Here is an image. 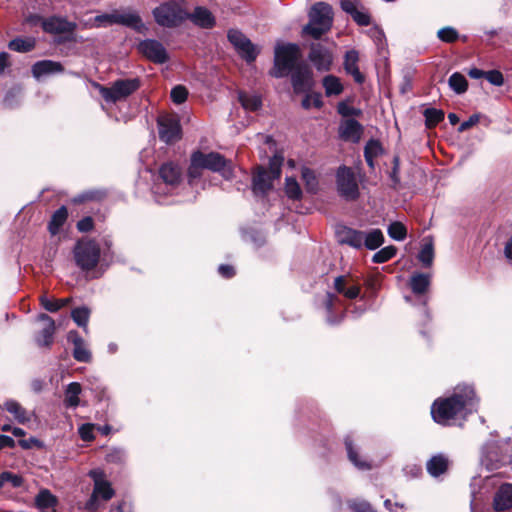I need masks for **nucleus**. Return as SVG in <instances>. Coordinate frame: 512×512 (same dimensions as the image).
<instances>
[{
  "mask_svg": "<svg viewBox=\"0 0 512 512\" xmlns=\"http://www.w3.org/2000/svg\"><path fill=\"white\" fill-rule=\"evenodd\" d=\"M89 476L94 481V488L85 507L89 511H96L100 506L99 500L106 502L114 496L115 492L111 487V484L105 480V475L101 470H91L89 472Z\"/></svg>",
  "mask_w": 512,
  "mask_h": 512,
  "instance_id": "nucleus-7",
  "label": "nucleus"
},
{
  "mask_svg": "<svg viewBox=\"0 0 512 512\" xmlns=\"http://www.w3.org/2000/svg\"><path fill=\"white\" fill-rule=\"evenodd\" d=\"M63 70V66L60 62L52 60L38 61L32 66V74L36 79L51 74L61 73Z\"/></svg>",
  "mask_w": 512,
  "mask_h": 512,
  "instance_id": "nucleus-21",
  "label": "nucleus"
},
{
  "mask_svg": "<svg viewBox=\"0 0 512 512\" xmlns=\"http://www.w3.org/2000/svg\"><path fill=\"white\" fill-rule=\"evenodd\" d=\"M38 321L42 322L43 327L35 340L39 346H50L53 342V335L55 332L54 320L47 314H40Z\"/></svg>",
  "mask_w": 512,
  "mask_h": 512,
  "instance_id": "nucleus-18",
  "label": "nucleus"
},
{
  "mask_svg": "<svg viewBox=\"0 0 512 512\" xmlns=\"http://www.w3.org/2000/svg\"><path fill=\"white\" fill-rule=\"evenodd\" d=\"M425 122L428 128L435 127L438 123L444 120V112L436 108H428L424 111Z\"/></svg>",
  "mask_w": 512,
  "mask_h": 512,
  "instance_id": "nucleus-42",
  "label": "nucleus"
},
{
  "mask_svg": "<svg viewBox=\"0 0 512 512\" xmlns=\"http://www.w3.org/2000/svg\"><path fill=\"white\" fill-rule=\"evenodd\" d=\"M480 118H481V115L478 113L471 115L468 120H466L460 124V126L458 127V132L462 133V132L470 129L471 127L475 126L476 124L479 123Z\"/></svg>",
  "mask_w": 512,
  "mask_h": 512,
  "instance_id": "nucleus-55",
  "label": "nucleus"
},
{
  "mask_svg": "<svg viewBox=\"0 0 512 512\" xmlns=\"http://www.w3.org/2000/svg\"><path fill=\"white\" fill-rule=\"evenodd\" d=\"M68 339L74 344L73 357L79 362H89L91 354L78 333L75 331L69 332Z\"/></svg>",
  "mask_w": 512,
  "mask_h": 512,
  "instance_id": "nucleus-26",
  "label": "nucleus"
},
{
  "mask_svg": "<svg viewBox=\"0 0 512 512\" xmlns=\"http://www.w3.org/2000/svg\"><path fill=\"white\" fill-rule=\"evenodd\" d=\"M382 147L379 141L370 140L367 142L364 149V156L369 167H374V159L381 153Z\"/></svg>",
  "mask_w": 512,
  "mask_h": 512,
  "instance_id": "nucleus-39",
  "label": "nucleus"
},
{
  "mask_svg": "<svg viewBox=\"0 0 512 512\" xmlns=\"http://www.w3.org/2000/svg\"><path fill=\"white\" fill-rule=\"evenodd\" d=\"M4 407L20 424H25L31 420V414L15 400L6 401Z\"/></svg>",
  "mask_w": 512,
  "mask_h": 512,
  "instance_id": "nucleus-30",
  "label": "nucleus"
},
{
  "mask_svg": "<svg viewBox=\"0 0 512 512\" xmlns=\"http://www.w3.org/2000/svg\"><path fill=\"white\" fill-rule=\"evenodd\" d=\"M333 23L332 7L325 2L314 4L309 12V22L303 28V33L314 39H319L327 33Z\"/></svg>",
  "mask_w": 512,
  "mask_h": 512,
  "instance_id": "nucleus-2",
  "label": "nucleus"
},
{
  "mask_svg": "<svg viewBox=\"0 0 512 512\" xmlns=\"http://www.w3.org/2000/svg\"><path fill=\"white\" fill-rule=\"evenodd\" d=\"M396 252L397 249L395 246H386L373 255L372 261L377 264L385 263L392 259L396 255Z\"/></svg>",
  "mask_w": 512,
  "mask_h": 512,
  "instance_id": "nucleus-44",
  "label": "nucleus"
},
{
  "mask_svg": "<svg viewBox=\"0 0 512 512\" xmlns=\"http://www.w3.org/2000/svg\"><path fill=\"white\" fill-rule=\"evenodd\" d=\"M351 17L357 24L361 26H367L370 23L369 15L360 10H357Z\"/></svg>",
  "mask_w": 512,
  "mask_h": 512,
  "instance_id": "nucleus-58",
  "label": "nucleus"
},
{
  "mask_svg": "<svg viewBox=\"0 0 512 512\" xmlns=\"http://www.w3.org/2000/svg\"><path fill=\"white\" fill-rule=\"evenodd\" d=\"M281 161L277 157L270 160L269 170L257 167L253 176V191L255 194H265L272 188V181L281 175Z\"/></svg>",
  "mask_w": 512,
  "mask_h": 512,
  "instance_id": "nucleus-9",
  "label": "nucleus"
},
{
  "mask_svg": "<svg viewBox=\"0 0 512 512\" xmlns=\"http://www.w3.org/2000/svg\"><path fill=\"white\" fill-rule=\"evenodd\" d=\"M388 235L396 240L402 241L406 238L407 230L406 227L401 222H392L387 229Z\"/></svg>",
  "mask_w": 512,
  "mask_h": 512,
  "instance_id": "nucleus-47",
  "label": "nucleus"
},
{
  "mask_svg": "<svg viewBox=\"0 0 512 512\" xmlns=\"http://www.w3.org/2000/svg\"><path fill=\"white\" fill-rule=\"evenodd\" d=\"M322 104V97L319 93L307 94L302 101V106L305 109H309L312 106L320 108Z\"/></svg>",
  "mask_w": 512,
  "mask_h": 512,
  "instance_id": "nucleus-52",
  "label": "nucleus"
},
{
  "mask_svg": "<svg viewBox=\"0 0 512 512\" xmlns=\"http://www.w3.org/2000/svg\"><path fill=\"white\" fill-rule=\"evenodd\" d=\"M114 11L111 13H106L102 15H98L93 19H90L89 21L84 23L85 28H99V27H107L114 25Z\"/></svg>",
  "mask_w": 512,
  "mask_h": 512,
  "instance_id": "nucleus-38",
  "label": "nucleus"
},
{
  "mask_svg": "<svg viewBox=\"0 0 512 512\" xmlns=\"http://www.w3.org/2000/svg\"><path fill=\"white\" fill-rule=\"evenodd\" d=\"M338 241L347 244L355 249L363 248L362 231L349 227H342L337 231Z\"/></svg>",
  "mask_w": 512,
  "mask_h": 512,
  "instance_id": "nucleus-20",
  "label": "nucleus"
},
{
  "mask_svg": "<svg viewBox=\"0 0 512 512\" xmlns=\"http://www.w3.org/2000/svg\"><path fill=\"white\" fill-rule=\"evenodd\" d=\"M196 25L201 26L203 28H210L214 25L215 19L212 13L203 7L195 8L194 12L189 16Z\"/></svg>",
  "mask_w": 512,
  "mask_h": 512,
  "instance_id": "nucleus-29",
  "label": "nucleus"
},
{
  "mask_svg": "<svg viewBox=\"0 0 512 512\" xmlns=\"http://www.w3.org/2000/svg\"><path fill=\"white\" fill-rule=\"evenodd\" d=\"M194 153L195 155H200L198 160L204 169L219 172L226 179H230L233 176L231 161L226 160L221 154L216 152L205 154L201 151H196Z\"/></svg>",
  "mask_w": 512,
  "mask_h": 512,
  "instance_id": "nucleus-10",
  "label": "nucleus"
},
{
  "mask_svg": "<svg viewBox=\"0 0 512 512\" xmlns=\"http://www.w3.org/2000/svg\"><path fill=\"white\" fill-rule=\"evenodd\" d=\"M292 87L295 93H307L314 86L313 73L307 65L299 64L291 75Z\"/></svg>",
  "mask_w": 512,
  "mask_h": 512,
  "instance_id": "nucleus-13",
  "label": "nucleus"
},
{
  "mask_svg": "<svg viewBox=\"0 0 512 512\" xmlns=\"http://www.w3.org/2000/svg\"><path fill=\"white\" fill-rule=\"evenodd\" d=\"M93 429H94L93 424H83L82 426H80L79 435H80L81 439L84 441L93 440L94 439Z\"/></svg>",
  "mask_w": 512,
  "mask_h": 512,
  "instance_id": "nucleus-57",
  "label": "nucleus"
},
{
  "mask_svg": "<svg viewBox=\"0 0 512 512\" xmlns=\"http://www.w3.org/2000/svg\"><path fill=\"white\" fill-rule=\"evenodd\" d=\"M309 59L319 71H328L332 64L330 51L320 44H313L311 46Z\"/></svg>",
  "mask_w": 512,
  "mask_h": 512,
  "instance_id": "nucleus-17",
  "label": "nucleus"
},
{
  "mask_svg": "<svg viewBox=\"0 0 512 512\" xmlns=\"http://www.w3.org/2000/svg\"><path fill=\"white\" fill-rule=\"evenodd\" d=\"M138 50L149 60L155 63H164L168 60V54L164 46L152 39H147L139 43Z\"/></svg>",
  "mask_w": 512,
  "mask_h": 512,
  "instance_id": "nucleus-15",
  "label": "nucleus"
},
{
  "mask_svg": "<svg viewBox=\"0 0 512 512\" xmlns=\"http://www.w3.org/2000/svg\"><path fill=\"white\" fill-rule=\"evenodd\" d=\"M450 461L444 454H437L432 456L426 463L427 472L432 477H439L447 472Z\"/></svg>",
  "mask_w": 512,
  "mask_h": 512,
  "instance_id": "nucleus-24",
  "label": "nucleus"
},
{
  "mask_svg": "<svg viewBox=\"0 0 512 512\" xmlns=\"http://www.w3.org/2000/svg\"><path fill=\"white\" fill-rule=\"evenodd\" d=\"M77 228L80 232H88L93 228V219L91 217H85L77 223Z\"/></svg>",
  "mask_w": 512,
  "mask_h": 512,
  "instance_id": "nucleus-60",
  "label": "nucleus"
},
{
  "mask_svg": "<svg viewBox=\"0 0 512 512\" xmlns=\"http://www.w3.org/2000/svg\"><path fill=\"white\" fill-rule=\"evenodd\" d=\"M492 507L495 512L512 509V484L504 483L496 489L493 495Z\"/></svg>",
  "mask_w": 512,
  "mask_h": 512,
  "instance_id": "nucleus-16",
  "label": "nucleus"
},
{
  "mask_svg": "<svg viewBox=\"0 0 512 512\" xmlns=\"http://www.w3.org/2000/svg\"><path fill=\"white\" fill-rule=\"evenodd\" d=\"M345 445L348 453L349 460L359 469L368 470L371 468L370 464L366 461H361L358 459V454L354 450L352 442L349 438H346Z\"/></svg>",
  "mask_w": 512,
  "mask_h": 512,
  "instance_id": "nucleus-43",
  "label": "nucleus"
},
{
  "mask_svg": "<svg viewBox=\"0 0 512 512\" xmlns=\"http://www.w3.org/2000/svg\"><path fill=\"white\" fill-rule=\"evenodd\" d=\"M81 385L77 382L70 383L65 390L64 403L67 407L75 408L79 405V395L81 393Z\"/></svg>",
  "mask_w": 512,
  "mask_h": 512,
  "instance_id": "nucleus-34",
  "label": "nucleus"
},
{
  "mask_svg": "<svg viewBox=\"0 0 512 512\" xmlns=\"http://www.w3.org/2000/svg\"><path fill=\"white\" fill-rule=\"evenodd\" d=\"M438 37L444 42H454L458 38L457 31L452 27H445L438 31Z\"/></svg>",
  "mask_w": 512,
  "mask_h": 512,
  "instance_id": "nucleus-54",
  "label": "nucleus"
},
{
  "mask_svg": "<svg viewBox=\"0 0 512 512\" xmlns=\"http://www.w3.org/2000/svg\"><path fill=\"white\" fill-rule=\"evenodd\" d=\"M15 446V441L12 437L7 435H0V449L8 447L13 448Z\"/></svg>",
  "mask_w": 512,
  "mask_h": 512,
  "instance_id": "nucleus-64",
  "label": "nucleus"
},
{
  "mask_svg": "<svg viewBox=\"0 0 512 512\" xmlns=\"http://www.w3.org/2000/svg\"><path fill=\"white\" fill-rule=\"evenodd\" d=\"M125 457L124 452L121 449H114L107 454V461L109 462H121Z\"/></svg>",
  "mask_w": 512,
  "mask_h": 512,
  "instance_id": "nucleus-61",
  "label": "nucleus"
},
{
  "mask_svg": "<svg viewBox=\"0 0 512 512\" xmlns=\"http://www.w3.org/2000/svg\"><path fill=\"white\" fill-rule=\"evenodd\" d=\"M115 24L132 28L136 31H142L145 27L140 16L132 11L114 10Z\"/></svg>",
  "mask_w": 512,
  "mask_h": 512,
  "instance_id": "nucleus-19",
  "label": "nucleus"
},
{
  "mask_svg": "<svg viewBox=\"0 0 512 512\" xmlns=\"http://www.w3.org/2000/svg\"><path fill=\"white\" fill-rule=\"evenodd\" d=\"M188 96L187 89L184 86L178 85L171 90V99L176 104L183 103Z\"/></svg>",
  "mask_w": 512,
  "mask_h": 512,
  "instance_id": "nucleus-53",
  "label": "nucleus"
},
{
  "mask_svg": "<svg viewBox=\"0 0 512 512\" xmlns=\"http://www.w3.org/2000/svg\"><path fill=\"white\" fill-rule=\"evenodd\" d=\"M199 157L200 155H195V153L191 155V163L188 168V177L190 182L196 178H199L201 176L202 169H204L198 160Z\"/></svg>",
  "mask_w": 512,
  "mask_h": 512,
  "instance_id": "nucleus-51",
  "label": "nucleus"
},
{
  "mask_svg": "<svg viewBox=\"0 0 512 512\" xmlns=\"http://www.w3.org/2000/svg\"><path fill=\"white\" fill-rule=\"evenodd\" d=\"M100 95L107 103H116L128 98L140 87V81L137 78L119 79L114 81L109 87L95 84Z\"/></svg>",
  "mask_w": 512,
  "mask_h": 512,
  "instance_id": "nucleus-5",
  "label": "nucleus"
},
{
  "mask_svg": "<svg viewBox=\"0 0 512 512\" xmlns=\"http://www.w3.org/2000/svg\"><path fill=\"white\" fill-rule=\"evenodd\" d=\"M239 101L243 108L248 111H256L262 105L261 98L255 94L239 93Z\"/></svg>",
  "mask_w": 512,
  "mask_h": 512,
  "instance_id": "nucleus-40",
  "label": "nucleus"
},
{
  "mask_svg": "<svg viewBox=\"0 0 512 512\" xmlns=\"http://www.w3.org/2000/svg\"><path fill=\"white\" fill-rule=\"evenodd\" d=\"M67 217L68 211L64 206L60 207L58 210L54 212L48 226L49 231L52 235H56L59 232L60 228L65 223Z\"/></svg>",
  "mask_w": 512,
  "mask_h": 512,
  "instance_id": "nucleus-35",
  "label": "nucleus"
},
{
  "mask_svg": "<svg viewBox=\"0 0 512 512\" xmlns=\"http://www.w3.org/2000/svg\"><path fill=\"white\" fill-rule=\"evenodd\" d=\"M42 306L50 312H56L70 302V298L50 300L46 296L41 297Z\"/></svg>",
  "mask_w": 512,
  "mask_h": 512,
  "instance_id": "nucleus-49",
  "label": "nucleus"
},
{
  "mask_svg": "<svg viewBox=\"0 0 512 512\" xmlns=\"http://www.w3.org/2000/svg\"><path fill=\"white\" fill-rule=\"evenodd\" d=\"M430 276L424 273H415L410 278V287L414 294L422 295L428 291Z\"/></svg>",
  "mask_w": 512,
  "mask_h": 512,
  "instance_id": "nucleus-31",
  "label": "nucleus"
},
{
  "mask_svg": "<svg viewBox=\"0 0 512 512\" xmlns=\"http://www.w3.org/2000/svg\"><path fill=\"white\" fill-rule=\"evenodd\" d=\"M10 484L13 488H18L23 484V478L17 474L5 471L0 474V488Z\"/></svg>",
  "mask_w": 512,
  "mask_h": 512,
  "instance_id": "nucleus-46",
  "label": "nucleus"
},
{
  "mask_svg": "<svg viewBox=\"0 0 512 512\" xmlns=\"http://www.w3.org/2000/svg\"><path fill=\"white\" fill-rule=\"evenodd\" d=\"M218 272L225 278H230L235 274L234 268L230 265L222 264L218 268Z\"/></svg>",
  "mask_w": 512,
  "mask_h": 512,
  "instance_id": "nucleus-63",
  "label": "nucleus"
},
{
  "mask_svg": "<svg viewBox=\"0 0 512 512\" xmlns=\"http://www.w3.org/2000/svg\"><path fill=\"white\" fill-rule=\"evenodd\" d=\"M336 187L339 195L347 201H354L360 195L358 179L351 167L340 166L337 169Z\"/></svg>",
  "mask_w": 512,
  "mask_h": 512,
  "instance_id": "nucleus-8",
  "label": "nucleus"
},
{
  "mask_svg": "<svg viewBox=\"0 0 512 512\" xmlns=\"http://www.w3.org/2000/svg\"><path fill=\"white\" fill-rule=\"evenodd\" d=\"M28 21L33 24L41 22L43 30L51 34L68 33L73 32L76 29L75 23L69 22L65 18L56 16L49 17L47 19H42L39 16H31L28 18Z\"/></svg>",
  "mask_w": 512,
  "mask_h": 512,
  "instance_id": "nucleus-12",
  "label": "nucleus"
},
{
  "mask_svg": "<svg viewBox=\"0 0 512 512\" xmlns=\"http://www.w3.org/2000/svg\"><path fill=\"white\" fill-rule=\"evenodd\" d=\"M339 133L344 140L358 142L361 138L362 126L354 119H347L341 123Z\"/></svg>",
  "mask_w": 512,
  "mask_h": 512,
  "instance_id": "nucleus-22",
  "label": "nucleus"
},
{
  "mask_svg": "<svg viewBox=\"0 0 512 512\" xmlns=\"http://www.w3.org/2000/svg\"><path fill=\"white\" fill-rule=\"evenodd\" d=\"M228 40L247 62H252L256 59L258 50L240 31L230 30L228 32Z\"/></svg>",
  "mask_w": 512,
  "mask_h": 512,
  "instance_id": "nucleus-11",
  "label": "nucleus"
},
{
  "mask_svg": "<svg viewBox=\"0 0 512 512\" xmlns=\"http://www.w3.org/2000/svg\"><path fill=\"white\" fill-rule=\"evenodd\" d=\"M359 54L356 50L347 51L344 58V69L350 74L355 82L361 84L364 82V76L358 68Z\"/></svg>",
  "mask_w": 512,
  "mask_h": 512,
  "instance_id": "nucleus-23",
  "label": "nucleus"
},
{
  "mask_svg": "<svg viewBox=\"0 0 512 512\" xmlns=\"http://www.w3.org/2000/svg\"><path fill=\"white\" fill-rule=\"evenodd\" d=\"M301 174H302V179L305 182L306 189L309 192H313V193L316 192L317 187H318V180L315 176V173L311 169L304 167L302 169Z\"/></svg>",
  "mask_w": 512,
  "mask_h": 512,
  "instance_id": "nucleus-50",
  "label": "nucleus"
},
{
  "mask_svg": "<svg viewBox=\"0 0 512 512\" xmlns=\"http://www.w3.org/2000/svg\"><path fill=\"white\" fill-rule=\"evenodd\" d=\"M448 85L456 94H463L468 89L467 79L459 72H455L449 77Z\"/></svg>",
  "mask_w": 512,
  "mask_h": 512,
  "instance_id": "nucleus-37",
  "label": "nucleus"
},
{
  "mask_svg": "<svg viewBox=\"0 0 512 512\" xmlns=\"http://www.w3.org/2000/svg\"><path fill=\"white\" fill-rule=\"evenodd\" d=\"M161 179L169 186H175L180 182L181 169L174 163H165L159 170Z\"/></svg>",
  "mask_w": 512,
  "mask_h": 512,
  "instance_id": "nucleus-27",
  "label": "nucleus"
},
{
  "mask_svg": "<svg viewBox=\"0 0 512 512\" xmlns=\"http://www.w3.org/2000/svg\"><path fill=\"white\" fill-rule=\"evenodd\" d=\"M418 259L424 267H430L433 264L434 247L432 238L427 237L423 239V244L418 254Z\"/></svg>",
  "mask_w": 512,
  "mask_h": 512,
  "instance_id": "nucleus-32",
  "label": "nucleus"
},
{
  "mask_svg": "<svg viewBox=\"0 0 512 512\" xmlns=\"http://www.w3.org/2000/svg\"><path fill=\"white\" fill-rule=\"evenodd\" d=\"M184 4V0L162 3L153 10L155 21L158 25L168 28L180 25L189 16Z\"/></svg>",
  "mask_w": 512,
  "mask_h": 512,
  "instance_id": "nucleus-4",
  "label": "nucleus"
},
{
  "mask_svg": "<svg viewBox=\"0 0 512 512\" xmlns=\"http://www.w3.org/2000/svg\"><path fill=\"white\" fill-rule=\"evenodd\" d=\"M350 508L355 512H372L371 506L369 503L365 501L352 502L350 503Z\"/></svg>",
  "mask_w": 512,
  "mask_h": 512,
  "instance_id": "nucleus-59",
  "label": "nucleus"
},
{
  "mask_svg": "<svg viewBox=\"0 0 512 512\" xmlns=\"http://www.w3.org/2000/svg\"><path fill=\"white\" fill-rule=\"evenodd\" d=\"M485 78L495 86H501L504 82L502 73L497 70L486 72Z\"/></svg>",
  "mask_w": 512,
  "mask_h": 512,
  "instance_id": "nucleus-56",
  "label": "nucleus"
},
{
  "mask_svg": "<svg viewBox=\"0 0 512 512\" xmlns=\"http://www.w3.org/2000/svg\"><path fill=\"white\" fill-rule=\"evenodd\" d=\"M334 286L337 292L342 293L345 297L349 299H354L358 297L360 293V287L358 285L346 287L347 279L344 276L337 277L335 279Z\"/></svg>",
  "mask_w": 512,
  "mask_h": 512,
  "instance_id": "nucleus-33",
  "label": "nucleus"
},
{
  "mask_svg": "<svg viewBox=\"0 0 512 512\" xmlns=\"http://www.w3.org/2000/svg\"><path fill=\"white\" fill-rule=\"evenodd\" d=\"M8 47L16 52H29L35 47L33 38H16L9 42Z\"/></svg>",
  "mask_w": 512,
  "mask_h": 512,
  "instance_id": "nucleus-41",
  "label": "nucleus"
},
{
  "mask_svg": "<svg viewBox=\"0 0 512 512\" xmlns=\"http://www.w3.org/2000/svg\"><path fill=\"white\" fill-rule=\"evenodd\" d=\"M341 8L343 11H345L347 14L351 16L358 10L356 3L351 0H342Z\"/></svg>",
  "mask_w": 512,
  "mask_h": 512,
  "instance_id": "nucleus-62",
  "label": "nucleus"
},
{
  "mask_svg": "<svg viewBox=\"0 0 512 512\" xmlns=\"http://www.w3.org/2000/svg\"><path fill=\"white\" fill-rule=\"evenodd\" d=\"M158 132L159 137L165 143H173L180 139V124L179 121L172 116L164 115L158 118Z\"/></svg>",
  "mask_w": 512,
  "mask_h": 512,
  "instance_id": "nucleus-14",
  "label": "nucleus"
},
{
  "mask_svg": "<svg viewBox=\"0 0 512 512\" xmlns=\"http://www.w3.org/2000/svg\"><path fill=\"white\" fill-rule=\"evenodd\" d=\"M90 311L86 307H78L72 310L71 316L74 322L83 327L85 330L87 329V324L89 320Z\"/></svg>",
  "mask_w": 512,
  "mask_h": 512,
  "instance_id": "nucleus-45",
  "label": "nucleus"
},
{
  "mask_svg": "<svg viewBox=\"0 0 512 512\" xmlns=\"http://www.w3.org/2000/svg\"><path fill=\"white\" fill-rule=\"evenodd\" d=\"M474 389L467 385H459L455 388L451 397L436 400L431 408L433 419L446 425L457 416H465L471 413L477 404Z\"/></svg>",
  "mask_w": 512,
  "mask_h": 512,
  "instance_id": "nucleus-1",
  "label": "nucleus"
},
{
  "mask_svg": "<svg viewBox=\"0 0 512 512\" xmlns=\"http://www.w3.org/2000/svg\"><path fill=\"white\" fill-rule=\"evenodd\" d=\"M363 247L368 250H376L384 243V235L378 228L362 231Z\"/></svg>",
  "mask_w": 512,
  "mask_h": 512,
  "instance_id": "nucleus-28",
  "label": "nucleus"
},
{
  "mask_svg": "<svg viewBox=\"0 0 512 512\" xmlns=\"http://www.w3.org/2000/svg\"><path fill=\"white\" fill-rule=\"evenodd\" d=\"M73 252L77 266L84 271L94 269L99 262L100 247L93 240L78 241Z\"/></svg>",
  "mask_w": 512,
  "mask_h": 512,
  "instance_id": "nucleus-6",
  "label": "nucleus"
},
{
  "mask_svg": "<svg viewBox=\"0 0 512 512\" xmlns=\"http://www.w3.org/2000/svg\"><path fill=\"white\" fill-rule=\"evenodd\" d=\"M285 192L287 196L293 200H298L302 196V191L298 182L292 177L286 178Z\"/></svg>",
  "mask_w": 512,
  "mask_h": 512,
  "instance_id": "nucleus-48",
  "label": "nucleus"
},
{
  "mask_svg": "<svg viewBox=\"0 0 512 512\" xmlns=\"http://www.w3.org/2000/svg\"><path fill=\"white\" fill-rule=\"evenodd\" d=\"M323 87L326 96H336L342 93L343 85L340 79L333 75L325 76L323 79Z\"/></svg>",
  "mask_w": 512,
  "mask_h": 512,
  "instance_id": "nucleus-36",
  "label": "nucleus"
},
{
  "mask_svg": "<svg viewBox=\"0 0 512 512\" xmlns=\"http://www.w3.org/2000/svg\"><path fill=\"white\" fill-rule=\"evenodd\" d=\"M36 507L40 512H57L58 500L49 490L42 489L35 498Z\"/></svg>",
  "mask_w": 512,
  "mask_h": 512,
  "instance_id": "nucleus-25",
  "label": "nucleus"
},
{
  "mask_svg": "<svg viewBox=\"0 0 512 512\" xmlns=\"http://www.w3.org/2000/svg\"><path fill=\"white\" fill-rule=\"evenodd\" d=\"M300 50L296 44L278 45L275 49L274 68L271 75L275 78H282L299 65Z\"/></svg>",
  "mask_w": 512,
  "mask_h": 512,
  "instance_id": "nucleus-3",
  "label": "nucleus"
}]
</instances>
